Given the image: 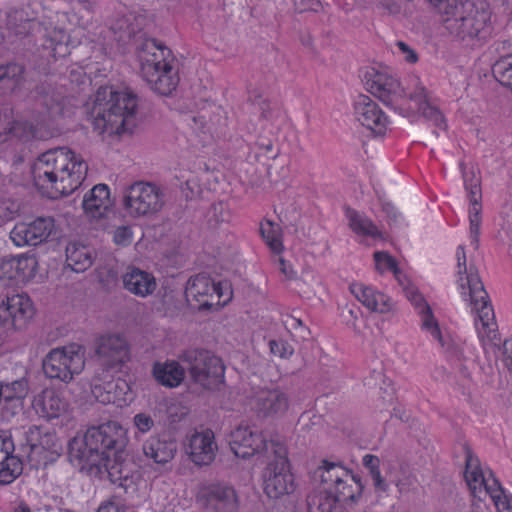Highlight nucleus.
Masks as SVG:
<instances>
[{
	"mask_svg": "<svg viewBox=\"0 0 512 512\" xmlns=\"http://www.w3.org/2000/svg\"><path fill=\"white\" fill-rule=\"evenodd\" d=\"M126 441L124 428L118 422L108 421L72 438L68 444L69 458L90 476L107 477L125 493L133 494L142 476L133 461L123 458Z\"/></svg>",
	"mask_w": 512,
	"mask_h": 512,
	"instance_id": "f257e3e1",
	"label": "nucleus"
},
{
	"mask_svg": "<svg viewBox=\"0 0 512 512\" xmlns=\"http://www.w3.org/2000/svg\"><path fill=\"white\" fill-rule=\"evenodd\" d=\"M87 171L88 165L83 158L67 147L50 149L40 154L31 168L35 187L50 199L76 191Z\"/></svg>",
	"mask_w": 512,
	"mask_h": 512,
	"instance_id": "f03ea898",
	"label": "nucleus"
},
{
	"mask_svg": "<svg viewBox=\"0 0 512 512\" xmlns=\"http://www.w3.org/2000/svg\"><path fill=\"white\" fill-rule=\"evenodd\" d=\"M456 257L459 292L463 300L471 307V312L475 315L474 325L478 338L484 347H496L500 344L498 326L494 309L478 270L472 263L467 264L463 246L460 245L457 248Z\"/></svg>",
	"mask_w": 512,
	"mask_h": 512,
	"instance_id": "7ed1b4c3",
	"label": "nucleus"
},
{
	"mask_svg": "<svg viewBox=\"0 0 512 512\" xmlns=\"http://www.w3.org/2000/svg\"><path fill=\"white\" fill-rule=\"evenodd\" d=\"M37 104L43 107L36 124L14 117L13 110L5 107L0 111V144L25 143L33 139L48 136V122L56 117L71 113L66 106L70 98L62 96L54 89L46 91L44 87L37 91Z\"/></svg>",
	"mask_w": 512,
	"mask_h": 512,
	"instance_id": "20e7f679",
	"label": "nucleus"
},
{
	"mask_svg": "<svg viewBox=\"0 0 512 512\" xmlns=\"http://www.w3.org/2000/svg\"><path fill=\"white\" fill-rule=\"evenodd\" d=\"M93 128L99 134L121 135L136 125L138 97L129 89L100 86L95 94Z\"/></svg>",
	"mask_w": 512,
	"mask_h": 512,
	"instance_id": "39448f33",
	"label": "nucleus"
},
{
	"mask_svg": "<svg viewBox=\"0 0 512 512\" xmlns=\"http://www.w3.org/2000/svg\"><path fill=\"white\" fill-rule=\"evenodd\" d=\"M316 474L321 479L324 492L309 498V512H338V502L355 501L362 494L359 474L339 462L323 460Z\"/></svg>",
	"mask_w": 512,
	"mask_h": 512,
	"instance_id": "423d86ee",
	"label": "nucleus"
},
{
	"mask_svg": "<svg viewBox=\"0 0 512 512\" xmlns=\"http://www.w3.org/2000/svg\"><path fill=\"white\" fill-rule=\"evenodd\" d=\"M140 73L150 88L160 95H170L179 84L177 60L165 45L147 39L138 51Z\"/></svg>",
	"mask_w": 512,
	"mask_h": 512,
	"instance_id": "0eeeda50",
	"label": "nucleus"
},
{
	"mask_svg": "<svg viewBox=\"0 0 512 512\" xmlns=\"http://www.w3.org/2000/svg\"><path fill=\"white\" fill-rule=\"evenodd\" d=\"M449 11L441 17V23L451 37L473 45L489 37L491 12L482 3L466 0Z\"/></svg>",
	"mask_w": 512,
	"mask_h": 512,
	"instance_id": "6e6552de",
	"label": "nucleus"
},
{
	"mask_svg": "<svg viewBox=\"0 0 512 512\" xmlns=\"http://www.w3.org/2000/svg\"><path fill=\"white\" fill-rule=\"evenodd\" d=\"M465 482L471 495L478 500L489 497L498 512H512V495L507 494L490 469H483L470 450L466 452Z\"/></svg>",
	"mask_w": 512,
	"mask_h": 512,
	"instance_id": "1a4fd4ad",
	"label": "nucleus"
},
{
	"mask_svg": "<svg viewBox=\"0 0 512 512\" xmlns=\"http://www.w3.org/2000/svg\"><path fill=\"white\" fill-rule=\"evenodd\" d=\"M263 472V489L270 498H279L295 489L287 449L283 443L271 445L270 459Z\"/></svg>",
	"mask_w": 512,
	"mask_h": 512,
	"instance_id": "9d476101",
	"label": "nucleus"
},
{
	"mask_svg": "<svg viewBox=\"0 0 512 512\" xmlns=\"http://www.w3.org/2000/svg\"><path fill=\"white\" fill-rule=\"evenodd\" d=\"M85 367L84 352L78 344L53 348L43 359V372L49 379L70 383Z\"/></svg>",
	"mask_w": 512,
	"mask_h": 512,
	"instance_id": "9b49d317",
	"label": "nucleus"
},
{
	"mask_svg": "<svg viewBox=\"0 0 512 512\" xmlns=\"http://www.w3.org/2000/svg\"><path fill=\"white\" fill-rule=\"evenodd\" d=\"M180 359L187 363L192 380L205 389H217L224 383L222 359L204 349H188Z\"/></svg>",
	"mask_w": 512,
	"mask_h": 512,
	"instance_id": "f8f14e48",
	"label": "nucleus"
},
{
	"mask_svg": "<svg viewBox=\"0 0 512 512\" xmlns=\"http://www.w3.org/2000/svg\"><path fill=\"white\" fill-rule=\"evenodd\" d=\"M185 295L197 303L199 310H207L228 304L233 292L227 282H216L206 274H197L188 280Z\"/></svg>",
	"mask_w": 512,
	"mask_h": 512,
	"instance_id": "ddd939ff",
	"label": "nucleus"
},
{
	"mask_svg": "<svg viewBox=\"0 0 512 512\" xmlns=\"http://www.w3.org/2000/svg\"><path fill=\"white\" fill-rule=\"evenodd\" d=\"M364 84L368 92L394 110L401 109L408 101L409 97L398 79L385 71L368 68Z\"/></svg>",
	"mask_w": 512,
	"mask_h": 512,
	"instance_id": "4468645a",
	"label": "nucleus"
},
{
	"mask_svg": "<svg viewBox=\"0 0 512 512\" xmlns=\"http://www.w3.org/2000/svg\"><path fill=\"white\" fill-rule=\"evenodd\" d=\"M164 204L163 193L158 186L149 182H135L124 194L123 205L134 217L157 213Z\"/></svg>",
	"mask_w": 512,
	"mask_h": 512,
	"instance_id": "2eb2a0df",
	"label": "nucleus"
},
{
	"mask_svg": "<svg viewBox=\"0 0 512 512\" xmlns=\"http://www.w3.org/2000/svg\"><path fill=\"white\" fill-rule=\"evenodd\" d=\"M25 443L29 447V460L37 466L45 467L56 461L62 451L56 434L37 425H31L25 431Z\"/></svg>",
	"mask_w": 512,
	"mask_h": 512,
	"instance_id": "dca6fc26",
	"label": "nucleus"
},
{
	"mask_svg": "<svg viewBox=\"0 0 512 512\" xmlns=\"http://www.w3.org/2000/svg\"><path fill=\"white\" fill-rule=\"evenodd\" d=\"M264 434L256 427L239 425L230 434L229 445L232 452L239 458H250L258 455L270 459L271 445Z\"/></svg>",
	"mask_w": 512,
	"mask_h": 512,
	"instance_id": "f3484780",
	"label": "nucleus"
},
{
	"mask_svg": "<svg viewBox=\"0 0 512 512\" xmlns=\"http://www.w3.org/2000/svg\"><path fill=\"white\" fill-rule=\"evenodd\" d=\"M139 19L133 17L132 14L125 15L116 20V23L111 27L98 26L97 32L85 36L86 40L99 45L101 50L107 52L108 49L113 48V42L125 43L141 31L142 27L138 23Z\"/></svg>",
	"mask_w": 512,
	"mask_h": 512,
	"instance_id": "a211bd4d",
	"label": "nucleus"
},
{
	"mask_svg": "<svg viewBox=\"0 0 512 512\" xmlns=\"http://www.w3.org/2000/svg\"><path fill=\"white\" fill-rule=\"evenodd\" d=\"M34 315V306L26 294L0 297V326L5 330L24 328Z\"/></svg>",
	"mask_w": 512,
	"mask_h": 512,
	"instance_id": "6ab92c4d",
	"label": "nucleus"
},
{
	"mask_svg": "<svg viewBox=\"0 0 512 512\" xmlns=\"http://www.w3.org/2000/svg\"><path fill=\"white\" fill-rule=\"evenodd\" d=\"M355 120L375 136H384L391 121L382 108L369 96L360 94L353 104Z\"/></svg>",
	"mask_w": 512,
	"mask_h": 512,
	"instance_id": "aec40b11",
	"label": "nucleus"
},
{
	"mask_svg": "<svg viewBox=\"0 0 512 512\" xmlns=\"http://www.w3.org/2000/svg\"><path fill=\"white\" fill-rule=\"evenodd\" d=\"M54 229L52 217H38L30 223H17L10 232V239L18 247L37 246L46 241Z\"/></svg>",
	"mask_w": 512,
	"mask_h": 512,
	"instance_id": "412c9836",
	"label": "nucleus"
},
{
	"mask_svg": "<svg viewBox=\"0 0 512 512\" xmlns=\"http://www.w3.org/2000/svg\"><path fill=\"white\" fill-rule=\"evenodd\" d=\"M91 392L101 404H113L117 407L128 406L133 400V394L128 382L122 378L112 379L103 383H94Z\"/></svg>",
	"mask_w": 512,
	"mask_h": 512,
	"instance_id": "4be33fe9",
	"label": "nucleus"
},
{
	"mask_svg": "<svg viewBox=\"0 0 512 512\" xmlns=\"http://www.w3.org/2000/svg\"><path fill=\"white\" fill-rule=\"evenodd\" d=\"M217 450L215 435L211 429L196 431L189 438L187 453L196 465L211 464L215 459Z\"/></svg>",
	"mask_w": 512,
	"mask_h": 512,
	"instance_id": "5701e85b",
	"label": "nucleus"
},
{
	"mask_svg": "<svg viewBox=\"0 0 512 512\" xmlns=\"http://www.w3.org/2000/svg\"><path fill=\"white\" fill-rule=\"evenodd\" d=\"M345 216L348 226L358 238L359 243L369 245V241H385V232L365 213L353 208H346Z\"/></svg>",
	"mask_w": 512,
	"mask_h": 512,
	"instance_id": "b1692460",
	"label": "nucleus"
},
{
	"mask_svg": "<svg viewBox=\"0 0 512 512\" xmlns=\"http://www.w3.org/2000/svg\"><path fill=\"white\" fill-rule=\"evenodd\" d=\"M349 289L355 298L371 312L386 314L394 309L391 297L373 286L355 282L349 286Z\"/></svg>",
	"mask_w": 512,
	"mask_h": 512,
	"instance_id": "393cba45",
	"label": "nucleus"
},
{
	"mask_svg": "<svg viewBox=\"0 0 512 512\" xmlns=\"http://www.w3.org/2000/svg\"><path fill=\"white\" fill-rule=\"evenodd\" d=\"M96 353L108 367L123 364L129 357L127 341L119 334L101 336L97 342Z\"/></svg>",
	"mask_w": 512,
	"mask_h": 512,
	"instance_id": "a878e982",
	"label": "nucleus"
},
{
	"mask_svg": "<svg viewBox=\"0 0 512 512\" xmlns=\"http://www.w3.org/2000/svg\"><path fill=\"white\" fill-rule=\"evenodd\" d=\"M196 500L205 507L214 509L234 508L237 497L235 490L226 485L208 484L199 487Z\"/></svg>",
	"mask_w": 512,
	"mask_h": 512,
	"instance_id": "bb28decb",
	"label": "nucleus"
},
{
	"mask_svg": "<svg viewBox=\"0 0 512 512\" xmlns=\"http://www.w3.org/2000/svg\"><path fill=\"white\" fill-rule=\"evenodd\" d=\"M250 405L264 416L282 415L288 409V399L280 390L261 389L251 399Z\"/></svg>",
	"mask_w": 512,
	"mask_h": 512,
	"instance_id": "cd10ccee",
	"label": "nucleus"
},
{
	"mask_svg": "<svg viewBox=\"0 0 512 512\" xmlns=\"http://www.w3.org/2000/svg\"><path fill=\"white\" fill-rule=\"evenodd\" d=\"M143 452L155 463L166 464L177 452V441L170 433L151 436L143 444Z\"/></svg>",
	"mask_w": 512,
	"mask_h": 512,
	"instance_id": "c85d7f7f",
	"label": "nucleus"
},
{
	"mask_svg": "<svg viewBox=\"0 0 512 512\" xmlns=\"http://www.w3.org/2000/svg\"><path fill=\"white\" fill-rule=\"evenodd\" d=\"M27 392L28 384L24 379L11 383L0 382V409L4 417L13 416L22 409Z\"/></svg>",
	"mask_w": 512,
	"mask_h": 512,
	"instance_id": "c756f323",
	"label": "nucleus"
},
{
	"mask_svg": "<svg viewBox=\"0 0 512 512\" xmlns=\"http://www.w3.org/2000/svg\"><path fill=\"white\" fill-rule=\"evenodd\" d=\"M32 406L41 417L54 419L67 411L68 403L58 391L46 388L34 397Z\"/></svg>",
	"mask_w": 512,
	"mask_h": 512,
	"instance_id": "7c9ffc66",
	"label": "nucleus"
},
{
	"mask_svg": "<svg viewBox=\"0 0 512 512\" xmlns=\"http://www.w3.org/2000/svg\"><path fill=\"white\" fill-rule=\"evenodd\" d=\"M82 205L88 217H103L112 205L109 187L106 184L95 185L85 194Z\"/></svg>",
	"mask_w": 512,
	"mask_h": 512,
	"instance_id": "2f4dec72",
	"label": "nucleus"
},
{
	"mask_svg": "<svg viewBox=\"0 0 512 512\" xmlns=\"http://www.w3.org/2000/svg\"><path fill=\"white\" fill-rule=\"evenodd\" d=\"M123 284L126 290L139 297L151 295L157 287L153 274L139 268L127 271L123 276Z\"/></svg>",
	"mask_w": 512,
	"mask_h": 512,
	"instance_id": "473e14b6",
	"label": "nucleus"
},
{
	"mask_svg": "<svg viewBox=\"0 0 512 512\" xmlns=\"http://www.w3.org/2000/svg\"><path fill=\"white\" fill-rule=\"evenodd\" d=\"M411 302L420 316L421 329L428 333L433 340L437 341L442 347L445 342L441 333V329L433 311L422 295L416 293L412 296Z\"/></svg>",
	"mask_w": 512,
	"mask_h": 512,
	"instance_id": "72a5a7b5",
	"label": "nucleus"
},
{
	"mask_svg": "<svg viewBox=\"0 0 512 512\" xmlns=\"http://www.w3.org/2000/svg\"><path fill=\"white\" fill-rule=\"evenodd\" d=\"M74 46V42L63 29L54 28L49 30L48 28H45V41L43 43V48L45 50H49V56L54 60L70 54V47Z\"/></svg>",
	"mask_w": 512,
	"mask_h": 512,
	"instance_id": "f704fd0d",
	"label": "nucleus"
},
{
	"mask_svg": "<svg viewBox=\"0 0 512 512\" xmlns=\"http://www.w3.org/2000/svg\"><path fill=\"white\" fill-rule=\"evenodd\" d=\"M153 375L158 383L166 387L179 386L185 377L183 367L177 361L157 362L153 366Z\"/></svg>",
	"mask_w": 512,
	"mask_h": 512,
	"instance_id": "c9c22d12",
	"label": "nucleus"
},
{
	"mask_svg": "<svg viewBox=\"0 0 512 512\" xmlns=\"http://www.w3.org/2000/svg\"><path fill=\"white\" fill-rule=\"evenodd\" d=\"M28 8L12 9L6 14L7 29L16 36L27 35L30 30L34 29L35 25L40 26L35 22V13H29Z\"/></svg>",
	"mask_w": 512,
	"mask_h": 512,
	"instance_id": "e433bc0d",
	"label": "nucleus"
},
{
	"mask_svg": "<svg viewBox=\"0 0 512 512\" xmlns=\"http://www.w3.org/2000/svg\"><path fill=\"white\" fill-rule=\"evenodd\" d=\"M92 263L93 256L88 246L70 243L66 247V264L74 272H84Z\"/></svg>",
	"mask_w": 512,
	"mask_h": 512,
	"instance_id": "4c0bfd02",
	"label": "nucleus"
},
{
	"mask_svg": "<svg viewBox=\"0 0 512 512\" xmlns=\"http://www.w3.org/2000/svg\"><path fill=\"white\" fill-rule=\"evenodd\" d=\"M24 67L9 63L0 66V94L14 92L23 81Z\"/></svg>",
	"mask_w": 512,
	"mask_h": 512,
	"instance_id": "58836bf2",
	"label": "nucleus"
},
{
	"mask_svg": "<svg viewBox=\"0 0 512 512\" xmlns=\"http://www.w3.org/2000/svg\"><path fill=\"white\" fill-rule=\"evenodd\" d=\"M260 233L273 254L281 255L283 253V233L279 224L271 220H263L260 223Z\"/></svg>",
	"mask_w": 512,
	"mask_h": 512,
	"instance_id": "ea45409f",
	"label": "nucleus"
},
{
	"mask_svg": "<svg viewBox=\"0 0 512 512\" xmlns=\"http://www.w3.org/2000/svg\"><path fill=\"white\" fill-rule=\"evenodd\" d=\"M8 264L15 270L14 274L10 275L9 278H17L22 281L33 278L38 267V261L34 254L18 255L12 258Z\"/></svg>",
	"mask_w": 512,
	"mask_h": 512,
	"instance_id": "a19ab883",
	"label": "nucleus"
},
{
	"mask_svg": "<svg viewBox=\"0 0 512 512\" xmlns=\"http://www.w3.org/2000/svg\"><path fill=\"white\" fill-rule=\"evenodd\" d=\"M184 122L191 128L201 146H206L213 139L212 123L206 120V112L202 111L197 116L185 115Z\"/></svg>",
	"mask_w": 512,
	"mask_h": 512,
	"instance_id": "79ce46f5",
	"label": "nucleus"
},
{
	"mask_svg": "<svg viewBox=\"0 0 512 512\" xmlns=\"http://www.w3.org/2000/svg\"><path fill=\"white\" fill-rule=\"evenodd\" d=\"M23 472V462L20 457L13 454H5L0 461V486L13 483Z\"/></svg>",
	"mask_w": 512,
	"mask_h": 512,
	"instance_id": "37998d69",
	"label": "nucleus"
},
{
	"mask_svg": "<svg viewBox=\"0 0 512 512\" xmlns=\"http://www.w3.org/2000/svg\"><path fill=\"white\" fill-rule=\"evenodd\" d=\"M481 211L482 205L481 201H471L469 202L468 216H469V224H470V244L474 249L479 247V236H480V227H481Z\"/></svg>",
	"mask_w": 512,
	"mask_h": 512,
	"instance_id": "c03bdc74",
	"label": "nucleus"
},
{
	"mask_svg": "<svg viewBox=\"0 0 512 512\" xmlns=\"http://www.w3.org/2000/svg\"><path fill=\"white\" fill-rule=\"evenodd\" d=\"M492 73L501 85L512 89V54L496 60L492 66Z\"/></svg>",
	"mask_w": 512,
	"mask_h": 512,
	"instance_id": "a18cd8bd",
	"label": "nucleus"
},
{
	"mask_svg": "<svg viewBox=\"0 0 512 512\" xmlns=\"http://www.w3.org/2000/svg\"><path fill=\"white\" fill-rule=\"evenodd\" d=\"M375 269L380 274L391 272L395 278H399L401 270L398 262L391 254L386 251H376L373 254Z\"/></svg>",
	"mask_w": 512,
	"mask_h": 512,
	"instance_id": "49530a36",
	"label": "nucleus"
},
{
	"mask_svg": "<svg viewBox=\"0 0 512 512\" xmlns=\"http://www.w3.org/2000/svg\"><path fill=\"white\" fill-rule=\"evenodd\" d=\"M363 465L369 470L376 490L386 491L387 484L381 476L379 458L375 455L367 454L363 457Z\"/></svg>",
	"mask_w": 512,
	"mask_h": 512,
	"instance_id": "de8ad7c7",
	"label": "nucleus"
},
{
	"mask_svg": "<svg viewBox=\"0 0 512 512\" xmlns=\"http://www.w3.org/2000/svg\"><path fill=\"white\" fill-rule=\"evenodd\" d=\"M414 0H376L375 9L383 15L397 16Z\"/></svg>",
	"mask_w": 512,
	"mask_h": 512,
	"instance_id": "09e8293b",
	"label": "nucleus"
},
{
	"mask_svg": "<svg viewBox=\"0 0 512 512\" xmlns=\"http://www.w3.org/2000/svg\"><path fill=\"white\" fill-rule=\"evenodd\" d=\"M133 241V231L130 226L122 225L113 231V242L118 246L126 247Z\"/></svg>",
	"mask_w": 512,
	"mask_h": 512,
	"instance_id": "8fccbe9b",
	"label": "nucleus"
},
{
	"mask_svg": "<svg viewBox=\"0 0 512 512\" xmlns=\"http://www.w3.org/2000/svg\"><path fill=\"white\" fill-rule=\"evenodd\" d=\"M464 187L468 194L469 202L471 201H481L482 192L481 185L479 179L476 177L472 178H464Z\"/></svg>",
	"mask_w": 512,
	"mask_h": 512,
	"instance_id": "3c124183",
	"label": "nucleus"
},
{
	"mask_svg": "<svg viewBox=\"0 0 512 512\" xmlns=\"http://www.w3.org/2000/svg\"><path fill=\"white\" fill-rule=\"evenodd\" d=\"M133 425L138 432L146 434L153 428L154 420L150 414L141 412L133 417Z\"/></svg>",
	"mask_w": 512,
	"mask_h": 512,
	"instance_id": "603ef678",
	"label": "nucleus"
},
{
	"mask_svg": "<svg viewBox=\"0 0 512 512\" xmlns=\"http://www.w3.org/2000/svg\"><path fill=\"white\" fill-rule=\"evenodd\" d=\"M269 346L271 353L280 358H288L294 352L293 347L283 340H271Z\"/></svg>",
	"mask_w": 512,
	"mask_h": 512,
	"instance_id": "864d4df0",
	"label": "nucleus"
},
{
	"mask_svg": "<svg viewBox=\"0 0 512 512\" xmlns=\"http://www.w3.org/2000/svg\"><path fill=\"white\" fill-rule=\"evenodd\" d=\"M397 53L401 55L403 60L409 64H415L418 60V54L408 44L403 41H397L395 43Z\"/></svg>",
	"mask_w": 512,
	"mask_h": 512,
	"instance_id": "5fc2aeb1",
	"label": "nucleus"
},
{
	"mask_svg": "<svg viewBox=\"0 0 512 512\" xmlns=\"http://www.w3.org/2000/svg\"><path fill=\"white\" fill-rule=\"evenodd\" d=\"M0 451L4 454L15 452V444L10 429L0 428Z\"/></svg>",
	"mask_w": 512,
	"mask_h": 512,
	"instance_id": "6e6d98bb",
	"label": "nucleus"
},
{
	"mask_svg": "<svg viewBox=\"0 0 512 512\" xmlns=\"http://www.w3.org/2000/svg\"><path fill=\"white\" fill-rule=\"evenodd\" d=\"M277 263L279 265L280 272L285 276L288 280H293L297 276V272L294 270L292 265L286 261L281 255H278Z\"/></svg>",
	"mask_w": 512,
	"mask_h": 512,
	"instance_id": "4d7b16f0",
	"label": "nucleus"
},
{
	"mask_svg": "<svg viewBox=\"0 0 512 512\" xmlns=\"http://www.w3.org/2000/svg\"><path fill=\"white\" fill-rule=\"evenodd\" d=\"M283 324L285 328L292 333L293 331L300 330L301 332L306 330V327L304 326L303 322L292 315H287L286 318L283 320Z\"/></svg>",
	"mask_w": 512,
	"mask_h": 512,
	"instance_id": "13d9d810",
	"label": "nucleus"
},
{
	"mask_svg": "<svg viewBox=\"0 0 512 512\" xmlns=\"http://www.w3.org/2000/svg\"><path fill=\"white\" fill-rule=\"evenodd\" d=\"M425 115L434 121L435 125L440 129L446 128V123L443 114L440 110L434 107H428L425 110Z\"/></svg>",
	"mask_w": 512,
	"mask_h": 512,
	"instance_id": "bf43d9fd",
	"label": "nucleus"
},
{
	"mask_svg": "<svg viewBox=\"0 0 512 512\" xmlns=\"http://www.w3.org/2000/svg\"><path fill=\"white\" fill-rule=\"evenodd\" d=\"M97 512H126V507L119 501L110 500L102 503Z\"/></svg>",
	"mask_w": 512,
	"mask_h": 512,
	"instance_id": "052dcab7",
	"label": "nucleus"
},
{
	"mask_svg": "<svg viewBox=\"0 0 512 512\" xmlns=\"http://www.w3.org/2000/svg\"><path fill=\"white\" fill-rule=\"evenodd\" d=\"M503 362L512 374V337L506 339L503 343Z\"/></svg>",
	"mask_w": 512,
	"mask_h": 512,
	"instance_id": "680f3d73",
	"label": "nucleus"
},
{
	"mask_svg": "<svg viewBox=\"0 0 512 512\" xmlns=\"http://www.w3.org/2000/svg\"><path fill=\"white\" fill-rule=\"evenodd\" d=\"M414 483V478L407 477L406 479H397L395 480V484L400 493H406L410 490V486Z\"/></svg>",
	"mask_w": 512,
	"mask_h": 512,
	"instance_id": "e2e57ef3",
	"label": "nucleus"
},
{
	"mask_svg": "<svg viewBox=\"0 0 512 512\" xmlns=\"http://www.w3.org/2000/svg\"><path fill=\"white\" fill-rule=\"evenodd\" d=\"M14 512H32L31 508L24 502H21L14 510Z\"/></svg>",
	"mask_w": 512,
	"mask_h": 512,
	"instance_id": "0e129e2a",
	"label": "nucleus"
},
{
	"mask_svg": "<svg viewBox=\"0 0 512 512\" xmlns=\"http://www.w3.org/2000/svg\"><path fill=\"white\" fill-rule=\"evenodd\" d=\"M249 99L256 104H261V102L258 100V96L254 92H250Z\"/></svg>",
	"mask_w": 512,
	"mask_h": 512,
	"instance_id": "69168bd1",
	"label": "nucleus"
},
{
	"mask_svg": "<svg viewBox=\"0 0 512 512\" xmlns=\"http://www.w3.org/2000/svg\"><path fill=\"white\" fill-rule=\"evenodd\" d=\"M266 150L267 151H271L272 150V144L269 143L267 146H266Z\"/></svg>",
	"mask_w": 512,
	"mask_h": 512,
	"instance_id": "338daca9",
	"label": "nucleus"
},
{
	"mask_svg": "<svg viewBox=\"0 0 512 512\" xmlns=\"http://www.w3.org/2000/svg\"><path fill=\"white\" fill-rule=\"evenodd\" d=\"M262 110H263V116L267 118L268 116H267V114H266L265 109H264V108H262Z\"/></svg>",
	"mask_w": 512,
	"mask_h": 512,
	"instance_id": "774afa93",
	"label": "nucleus"
}]
</instances>
